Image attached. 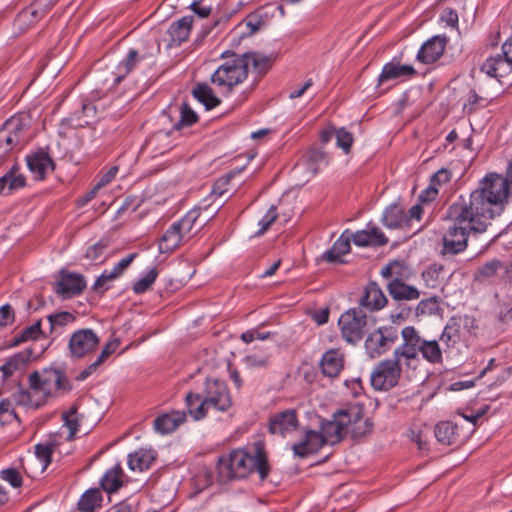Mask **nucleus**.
<instances>
[{"label":"nucleus","instance_id":"nucleus-54","mask_svg":"<svg viewBox=\"0 0 512 512\" xmlns=\"http://www.w3.org/2000/svg\"><path fill=\"white\" fill-rule=\"evenodd\" d=\"M270 354L252 353L244 359L246 365L250 368H266L270 362Z\"/></svg>","mask_w":512,"mask_h":512},{"label":"nucleus","instance_id":"nucleus-1","mask_svg":"<svg viewBox=\"0 0 512 512\" xmlns=\"http://www.w3.org/2000/svg\"><path fill=\"white\" fill-rule=\"evenodd\" d=\"M505 196V184L497 178L483 188H477L468 196L461 195L447 210V218L452 223L443 236V252L458 254L468 246V236L484 233L489 220L496 214L493 204Z\"/></svg>","mask_w":512,"mask_h":512},{"label":"nucleus","instance_id":"nucleus-51","mask_svg":"<svg viewBox=\"0 0 512 512\" xmlns=\"http://www.w3.org/2000/svg\"><path fill=\"white\" fill-rule=\"evenodd\" d=\"M55 444L51 441L39 443L35 446V454L39 460L43 462V468H46L51 462Z\"/></svg>","mask_w":512,"mask_h":512},{"label":"nucleus","instance_id":"nucleus-52","mask_svg":"<svg viewBox=\"0 0 512 512\" xmlns=\"http://www.w3.org/2000/svg\"><path fill=\"white\" fill-rule=\"evenodd\" d=\"M438 310V300L436 297L421 300L416 306V315H433Z\"/></svg>","mask_w":512,"mask_h":512},{"label":"nucleus","instance_id":"nucleus-19","mask_svg":"<svg viewBox=\"0 0 512 512\" xmlns=\"http://www.w3.org/2000/svg\"><path fill=\"white\" fill-rule=\"evenodd\" d=\"M448 38L436 35L427 40L419 49L417 59L424 64L436 62L444 53Z\"/></svg>","mask_w":512,"mask_h":512},{"label":"nucleus","instance_id":"nucleus-39","mask_svg":"<svg viewBox=\"0 0 512 512\" xmlns=\"http://www.w3.org/2000/svg\"><path fill=\"white\" fill-rule=\"evenodd\" d=\"M31 353L19 352L11 356L3 365L0 366V372L3 374V379H7L14 374L17 370L25 367L29 362Z\"/></svg>","mask_w":512,"mask_h":512},{"label":"nucleus","instance_id":"nucleus-34","mask_svg":"<svg viewBox=\"0 0 512 512\" xmlns=\"http://www.w3.org/2000/svg\"><path fill=\"white\" fill-rule=\"evenodd\" d=\"M123 470L120 464H116L113 468L106 471L100 481L102 489L108 493L118 491L123 485Z\"/></svg>","mask_w":512,"mask_h":512},{"label":"nucleus","instance_id":"nucleus-13","mask_svg":"<svg viewBox=\"0 0 512 512\" xmlns=\"http://www.w3.org/2000/svg\"><path fill=\"white\" fill-rule=\"evenodd\" d=\"M344 411L346 418L349 419L347 434H350L354 439H360L372 432L373 424L369 418H364L361 406L350 405Z\"/></svg>","mask_w":512,"mask_h":512},{"label":"nucleus","instance_id":"nucleus-5","mask_svg":"<svg viewBox=\"0 0 512 512\" xmlns=\"http://www.w3.org/2000/svg\"><path fill=\"white\" fill-rule=\"evenodd\" d=\"M28 383L29 388L35 393H40L44 399L61 396L72 389L65 372L56 368L32 372L28 377Z\"/></svg>","mask_w":512,"mask_h":512},{"label":"nucleus","instance_id":"nucleus-16","mask_svg":"<svg viewBox=\"0 0 512 512\" xmlns=\"http://www.w3.org/2000/svg\"><path fill=\"white\" fill-rule=\"evenodd\" d=\"M298 413L295 409H286L277 412L269 418V432L285 437L286 434L295 431L298 427Z\"/></svg>","mask_w":512,"mask_h":512},{"label":"nucleus","instance_id":"nucleus-40","mask_svg":"<svg viewBox=\"0 0 512 512\" xmlns=\"http://www.w3.org/2000/svg\"><path fill=\"white\" fill-rule=\"evenodd\" d=\"M242 57L246 58L247 70L251 65L253 70L259 75L267 73L273 63V58L271 56H266L257 52L244 53L242 54Z\"/></svg>","mask_w":512,"mask_h":512},{"label":"nucleus","instance_id":"nucleus-31","mask_svg":"<svg viewBox=\"0 0 512 512\" xmlns=\"http://www.w3.org/2000/svg\"><path fill=\"white\" fill-rule=\"evenodd\" d=\"M425 285L429 288L441 287L446 281L445 266L440 263H432L421 273Z\"/></svg>","mask_w":512,"mask_h":512},{"label":"nucleus","instance_id":"nucleus-50","mask_svg":"<svg viewBox=\"0 0 512 512\" xmlns=\"http://www.w3.org/2000/svg\"><path fill=\"white\" fill-rule=\"evenodd\" d=\"M403 265L399 261H392L385 265L380 274L385 279H399L403 280Z\"/></svg>","mask_w":512,"mask_h":512},{"label":"nucleus","instance_id":"nucleus-18","mask_svg":"<svg viewBox=\"0 0 512 512\" xmlns=\"http://www.w3.org/2000/svg\"><path fill=\"white\" fill-rule=\"evenodd\" d=\"M27 166L35 179H45L47 173L52 172L55 164L50 155L43 149H39L26 156Z\"/></svg>","mask_w":512,"mask_h":512},{"label":"nucleus","instance_id":"nucleus-38","mask_svg":"<svg viewBox=\"0 0 512 512\" xmlns=\"http://www.w3.org/2000/svg\"><path fill=\"white\" fill-rule=\"evenodd\" d=\"M192 94L208 110L217 107L221 102L220 99L214 94L212 88L206 83H198L193 88Z\"/></svg>","mask_w":512,"mask_h":512},{"label":"nucleus","instance_id":"nucleus-10","mask_svg":"<svg viewBox=\"0 0 512 512\" xmlns=\"http://www.w3.org/2000/svg\"><path fill=\"white\" fill-rule=\"evenodd\" d=\"M398 329L391 325L380 326L372 331L364 342L367 355L371 359L387 353L398 341Z\"/></svg>","mask_w":512,"mask_h":512},{"label":"nucleus","instance_id":"nucleus-37","mask_svg":"<svg viewBox=\"0 0 512 512\" xmlns=\"http://www.w3.org/2000/svg\"><path fill=\"white\" fill-rule=\"evenodd\" d=\"M350 248V238L342 234L333 246L323 254L322 258L329 263L341 262V256L349 253Z\"/></svg>","mask_w":512,"mask_h":512},{"label":"nucleus","instance_id":"nucleus-33","mask_svg":"<svg viewBox=\"0 0 512 512\" xmlns=\"http://www.w3.org/2000/svg\"><path fill=\"white\" fill-rule=\"evenodd\" d=\"M155 460V455L150 450L139 449L128 455V466L132 471L142 472L150 468Z\"/></svg>","mask_w":512,"mask_h":512},{"label":"nucleus","instance_id":"nucleus-14","mask_svg":"<svg viewBox=\"0 0 512 512\" xmlns=\"http://www.w3.org/2000/svg\"><path fill=\"white\" fill-rule=\"evenodd\" d=\"M86 287L83 275L68 271H61L59 279L55 283L54 291L64 299L79 295Z\"/></svg>","mask_w":512,"mask_h":512},{"label":"nucleus","instance_id":"nucleus-36","mask_svg":"<svg viewBox=\"0 0 512 512\" xmlns=\"http://www.w3.org/2000/svg\"><path fill=\"white\" fill-rule=\"evenodd\" d=\"M437 440L444 445H453L458 441V425L451 421L440 422L435 427Z\"/></svg>","mask_w":512,"mask_h":512},{"label":"nucleus","instance_id":"nucleus-26","mask_svg":"<svg viewBox=\"0 0 512 512\" xmlns=\"http://www.w3.org/2000/svg\"><path fill=\"white\" fill-rule=\"evenodd\" d=\"M320 366L325 376L337 377L344 367V356L339 350L331 349L323 354Z\"/></svg>","mask_w":512,"mask_h":512},{"label":"nucleus","instance_id":"nucleus-63","mask_svg":"<svg viewBox=\"0 0 512 512\" xmlns=\"http://www.w3.org/2000/svg\"><path fill=\"white\" fill-rule=\"evenodd\" d=\"M399 311L390 314V320L392 324L400 325L409 318L411 314V308L406 306H399Z\"/></svg>","mask_w":512,"mask_h":512},{"label":"nucleus","instance_id":"nucleus-23","mask_svg":"<svg viewBox=\"0 0 512 512\" xmlns=\"http://www.w3.org/2000/svg\"><path fill=\"white\" fill-rule=\"evenodd\" d=\"M186 421L185 411H172L158 416L153 423L154 430L162 435L172 433Z\"/></svg>","mask_w":512,"mask_h":512},{"label":"nucleus","instance_id":"nucleus-48","mask_svg":"<svg viewBox=\"0 0 512 512\" xmlns=\"http://www.w3.org/2000/svg\"><path fill=\"white\" fill-rule=\"evenodd\" d=\"M42 334L41 320H38L31 326L26 327L23 331L14 338L13 345L17 346L28 340H36Z\"/></svg>","mask_w":512,"mask_h":512},{"label":"nucleus","instance_id":"nucleus-59","mask_svg":"<svg viewBox=\"0 0 512 512\" xmlns=\"http://www.w3.org/2000/svg\"><path fill=\"white\" fill-rule=\"evenodd\" d=\"M305 438L308 442V446L310 447L309 449L313 452V454L318 452L319 449L326 443L323 439V435L316 431H308L305 435Z\"/></svg>","mask_w":512,"mask_h":512},{"label":"nucleus","instance_id":"nucleus-60","mask_svg":"<svg viewBox=\"0 0 512 512\" xmlns=\"http://www.w3.org/2000/svg\"><path fill=\"white\" fill-rule=\"evenodd\" d=\"M234 177V173H227L220 177L213 185L212 194L216 196H222L227 192V186L231 179Z\"/></svg>","mask_w":512,"mask_h":512},{"label":"nucleus","instance_id":"nucleus-46","mask_svg":"<svg viewBox=\"0 0 512 512\" xmlns=\"http://www.w3.org/2000/svg\"><path fill=\"white\" fill-rule=\"evenodd\" d=\"M158 277V270L156 267L150 268L146 274L135 281L132 286V290L135 294H142L148 291L152 284Z\"/></svg>","mask_w":512,"mask_h":512},{"label":"nucleus","instance_id":"nucleus-24","mask_svg":"<svg viewBox=\"0 0 512 512\" xmlns=\"http://www.w3.org/2000/svg\"><path fill=\"white\" fill-rule=\"evenodd\" d=\"M321 164H328V157L325 152L317 147L307 150L300 161L296 164V168L306 170L311 176H314Z\"/></svg>","mask_w":512,"mask_h":512},{"label":"nucleus","instance_id":"nucleus-22","mask_svg":"<svg viewBox=\"0 0 512 512\" xmlns=\"http://www.w3.org/2000/svg\"><path fill=\"white\" fill-rule=\"evenodd\" d=\"M388 303V299L378 283L371 281L364 289L359 304L371 312L383 309Z\"/></svg>","mask_w":512,"mask_h":512},{"label":"nucleus","instance_id":"nucleus-57","mask_svg":"<svg viewBox=\"0 0 512 512\" xmlns=\"http://www.w3.org/2000/svg\"><path fill=\"white\" fill-rule=\"evenodd\" d=\"M0 478L8 482L13 488L22 486V476L16 468H7L0 472Z\"/></svg>","mask_w":512,"mask_h":512},{"label":"nucleus","instance_id":"nucleus-49","mask_svg":"<svg viewBox=\"0 0 512 512\" xmlns=\"http://www.w3.org/2000/svg\"><path fill=\"white\" fill-rule=\"evenodd\" d=\"M50 323V332L52 333L58 327H64L69 323L75 321V316L68 311H61L55 314H51L47 317Z\"/></svg>","mask_w":512,"mask_h":512},{"label":"nucleus","instance_id":"nucleus-4","mask_svg":"<svg viewBox=\"0 0 512 512\" xmlns=\"http://www.w3.org/2000/svg\"><path fill=\"white\" fill-rule=\"evenodd\" d=\"M401 346H397L392 357L381 360L374 367L370 382L378 391H388L395 387L401 378L403 368L412 369L410 363L401 355Z\"/></svg>","mask_w":512,"mask_h":512},{"label":"nucleus","instance_id":"nucleus-56","mask_svg":"<svg viewBox=\"0 0 512 512\" xmlns=\"http://www.w3.org/2000/svg\"><path fill=\"white\" fill-rule=\"evenodd\" d=\"M337 146L345 153H349L353 143V135L345 128H340L335 131Z\"/></svg>","mask_w":512,"mask_h":512},{"label":"nucleus","instance_id":"nucleus-45","mask_svg":"<svg viewBox=\"0 0 512 512\" xmlns=\"http://www.w3.org/2000/svg\"><path fill=\"white\" fill-rule=\"evenodd\" d=\"M78 407L73 405L68 411L62 414L64 425L69 429L68 439L72 440L80 427V418L78 416Z\"/></svg>","mask_w":512,"mask_h":512},{"label":"nucleus","instance_id":"nucleus-29","mask_svg":"<svg viewBox=\"0 0 512 512\" xmlns=\"http://www.w3.org/2000/svg\"><path fill=\"white\" fill-rule=\"evenodd\" d=\"M185 238L173 223L161 236L159 240L160 253H170L185 242Z\"/></svg>","mask_w":512,"mask_h":512},{"label":"nucleus","instance_id":"nucleus-27","mask_svg":"<svg viewBox=\"0 0 512 512\" xmlns=\"http://www.w3.org/2000/svg\"><path fill=\"white\" fill-rule=\"evenodd\" d=\"M387 291L396 301H410L420 297V291L416 287L406 284L404 280L399 281V279L390 280L387 284Z\"/></svg>","mask_w":512,"mask_h":512},{"label":"nucleus","instance_id":"nucleus-21","mask_svg":"<svg viewBox=\"0 0 512 512\" xmlns=\"http://www.w3.org/2000/svg\"><path fill=\"white\" fill-rule=\"evenodd\" d=\"M352 241L359 247L383 246L388 243V238L376 225L369 223L364 230L356 231L351 235Z\"/></svg>","mask_w":512,"mask_h":512},{"label":"nucleus","instance_id":"nucleus-17","mask_svg":"<svg viewBox=\"0 0 512 512\" xmlns=\"http://www.w3.org/2000/svg\"><path fill=\"white\" fill-rule=\"evenodd\" d=\"M136 256V253L129 254L128 256L121 259L111 270H104L102 274L96 279L92 287L93 291L100 295L104 294V292L109 289L107 283L119 278L130 266Z\"/></svg>","mask_w":512,"mask_h":512},{"label":"nucleus","instance_id":"nucleus-43","mask_svg":"<svg viewBox=\"0 0 512 512\" xmlns=\"http://www.w3.org/2000/svg\"><path fill=\"white\" fill-rule=\"evenodd\" d=\"M460 338V322L458 319L452 317L444 327V330L440 336V340L444 342L448 347H450L457 344L460 341Z\"/></svg>","mask_w":512,"mask_h":512},{"label":"nucleus","instance_id":"nucleus-20","mask_svg":"<svg viewBox=\"0 0 512 512\" xmlns=\"http://www.w3.org/2000/svg\"><path fill=\"white\" fill-rule=\"evenodd\" d=\"M481 71L489 77L501 81V78L512 73V60H509L502 53L488 57L481 65Z\"/></svg>","mask_w":512,"mask_h":512},{"label":"nucleus","instance_id":"nucleus-53","mask_svg":"<svg viewBox=\"0 0 512 512\" xmlns=\"http://www.w3.org/2000/svg\"><path fill=\"white\" fill-rule=\"evenodd\" d=\"M107 248H108V241L100 240L99 242L90 246L86 250L85 257L91 261H94V262L100 261V263H102L103 260H100V259L103 256V254Z\"/></svg>","mask_w":512,"mask_h":512},{"label":"nucleus","instance_id":"nucleus-9","mask_svg":"<svg viewBox=\"0 0 512 512\" xmlns=\"http://www.w3.org/2000/svg\"><path fill=\"white\" fill-rule=\"evenodd\" d=\"M367 315L360 308H350L338 320L342 338L349 344H358L365 335Z\"/></svg>","mask_w":512,"mask_h":512},{"label":"nucleus","instance_id":"nucleus-62","mask_svg":"<svg viewBox=\"0 0 512 512\" xmlns=\"http://www.w3.org/2000/svg\"><path fill=\"white\" fill-rule=\"evenodd\" d=\"M191 9L196 13L200 18L208 17L213 11L216 10V6H206L205 1H194L191 4Z\"/></svg>","mask_w":512,"mask_h":512},{"label":"nucleus","instance_id":"nucleus-41","mask_svg":"<svg viewBox=\"0 0 512 512\" xmlns=\"http://www.w3.org/2000/svg\"><path fill=\"white\" fill-rule=\"evenodd\" d=\"M200 214V209H192L179 221L175 222V225L178 226L179 231L186 241L191 238L192 233L195 234L200 230L201 227L194 231Z\"/></svg>","mask_w":512,"mask_h":512},{"label":"nucleus","instance_id":"nucleus-58","mask_svg":"<svg viewBox=\"0 0 512 512\" xmlns=\"http://www.w3.org/2000/svg\"><path fill=\"white\" fill-rule=\"evenodd\" d=\"M277 218L278 213L276 207L271 206L267 213L259 221L260 230L257 232V235L264 234L270 228V226L276 221Z\"/></svg>","mask_w":512,"mask_h":512},{"label":"nucleus","instance_id":"nucleus-12","mask_svg":"<svg viewBox=\"0 0 512 512\" xmlns=\"http://www.w3.org/2000/svg\"><path fill=\"white\" fill-rule=\"evenodd\" d=\"M152 50L146 47L129 49L126 57L116 67L115 81L120 83L140 63L151 60L154 57Z\"/></svg>","mask_w":512,"mask_h":512},{"label":"nucleus","instance_id":"nucleus-6","mask_svg":"<svg viewBox=\"0 0 512 512\" xmlns=\"http://www.w3.org/2000/svg\"><path fill=\"white\" fill-rule=\"evenodd\" d=\"M201 394L203 397L202 402L194 410V414L198 418H205L210 409L226 412L233 405L232 396L227 384L219 379L207 378Z\"/></svg>","mask_w":512,"mask_h":512},{"label":"nucleus","instance_id":"nucleus-47","mask_svg":"<svg viewBox=\"0 0 512 512\" xmlns=\"http://www.w3.org/2000/svg\"><path fill=\"white\" fill-rule=\"evenodd\" d=\"M179 112L180 119L174 124V128L177 130L181 129L182 127L192 126L198 121V115L186 102L182 103Z\"/></svg>","mask_w":512,"mask_h":512},{"label":"nucleus","instance_id":"nucleus-11","mask_svg":"<svg viewBox=\"0 0 512 512\" xmlns=\"http://www.w3.org/2000/svg\"><path fill=\"white\" fill-rule=\"evenodd\" d=\"M99 341V337L92 329L77 330L70 337L69 352L73 358H83L95 351Z\"/></svg>","mask_w":512,"mask_h":512},{"label":"nucleus","instance_id":"nucleus-3","mask_svg":"<svg viewBox=\"0 0 512 512\" xmlns=\"http://www.w3.org/2000/svg\"><path fill=\"white\" fill-rule=\"evenodd\" d=\"M400 334L401 355L406 358L413 370L420 364V355L430 364L443 363V352L438 341L424 339L414 326H405Z\"/></svg>","mask_w":512,"mask_h":512},{"label":"nucleus","instance_id":"nucleus-44","mask_svg":"<svg viewBox=\"0 0 512 512\" xmlns=\"http://www.w3.org/2000/svg\"><path fill=\"white\" fill-rule=\"evenodd\" d=\"M102 501L101 494L98 489L87 490L78 501V509L82 512H93Z\"/></svg>","mask_w":512,"mask_h":512},{"label":"nucleus","instance_id":"nucleus-61","mask_svg":"<svg viewBox=\"0 0 512 512\" xmlns=\"http://www.w3.org/2000/svg\"><path fill=\"white\" fill-rule=\"evenodd\" d=\"M451 176L452 174L448 169L441 168L432 175L430 183L439 189L440 186L450 182Z\"/></svg>","mask_w":512,"mask_h":512},{"label":"nucleus","instance_id":"nucleus-7","mask_svg":"<svg viewBox=\"0 0 512 512\" xmlns=\"http://www.w3.org/2000/svg\"><path fill=\"white\" fill-rule=\"evenodd\" d=\"M242 55H233L221 64L211 75V83L220 91L230 93L235 86L241 84L248 76L247 62Z\"/></svg>","mask_w":512,"mask_h":512},{"label":"nucleus","instance_id":"nucleus-42","mask_svg":"<svg viewBox=\"0 0 512 512\" xmlns=\"http://www.w3.org/2000/svg\"><path fill=\"white\" fill-rule=\"evenodd\" d=\"M497 178L501 179L505 184V196L499 202L493 204V209L495 210L496 213H499V210L502 209L504 201L508 197L509 183H512V161L509 163L506 177H502L501 175L495 173L489 174L480 182L478 188H483L484 184H490L492 181H496Z\"/></svg>","mask_w":512,"mask_h":512},{"label":"nucleus","instance_id":"nucleus-55","mask_svg":"<svg viewBox=\"0 0 512 512\" xmlns=\"http://www.w3.org/2000/svg\"><path fill=\"white\" fill-rule=\"evenodd\" d=\"M202 394L200 393H194V392H188L185 396V406L187 409V413L196 421L202 420L203 418H198L194 414V410L197 409V406L199 403L202 402Z\"/></svg>","mask_w":512,"mask_h":512},{"label":"nucleus","instance_id":"nucleus-15","mask_svg":"<svg viewBox=\"0 0 512 512\" xmlns=\"http://www.w3.org/2000/svg\"><path fill=\"white\" fill-rule=\"evenodd\" d=\"M349 419L346 418L344 409L333 414V419L323 424L320 434L326 443H339L347 435V425Z\"/></svg>","mask_w":512,"mask_h":512},{"label":"nucleus","instance_id":"nucleus-30","mask_svg":"<svg viewBox=\"0 0 512 512\" xmlns=\"http://www.w3.org/2000/svg\"><path fill=\"white\" fill-rule=\"evenodd\" d=\"M415 74V69L410 65H401L399 63L390 62L384 65L378 78V84L380 85L386 81L400 77H410Z\"/></svg>","mask_w":512,"mask_h":512},{"label":"nucleus","instance_id":"nucleus-64","mask_svg":"<svg viewBox=\"0 0 512 512\" xmlns=\"http://www.w3.org/2000/svg\"><path fill=\"white\" fill-rule=\"evenodd\" d=\"M118 170V166H112L103 173L96 183V189H101L108 185L116 177Z\"/></svg>","mask_w":512,"mask_h":512},{"label":"nucleus","instance_id":"nucleus-8","mask_svg":"<svg viewBox=\"0 0 512 512\" xmlns=\"http://www.w3.org/2000/svg\"><path fill=\"white\" fill-rule=\"evenodd\" d=\"M27 126L20 116H13L0 129V165L14 150L21 149L25 143Z\"/></svg>","mask_w":512,"mask_h":512},{"label":"nucleus","instance_id":"nucleus-25","mask_svg":"<svg viewBox=\"0 0 512 512\" xmlns=\"http://www.w3.org/2000/svg\"><path fill=\"white\" fill-rule=\"evenodd\" d=\"M26 185V177L19 172V166L14 164L5 175L0 177V195H9Z\"/></svg>","mask_w":512,"mask_h":512},{"label":"nucleus","instance_id":"nucleus-28","mask_svg":"<svg viewBox=\"0 0 512 512\" xmlns=\"http://www.w3.org/2000/svg\"><path fill=\"white\" fill-rule=\"evenodd\" d=\"M192 24V16H184L173 22L167 31L170 37V46H178L185 42L189 38Z\"/></svg>","mask_w":512,"mask_h":512},{"label":"nucleus","instance_id":"nucleus-2","mask_svg":"<svg viewBox=\"0 0 512 512\" xmlns=\"http://www.w3.org/2000/svg\"><path fill=\"white\" fill-rule=\"evenodd\" d=\"M218 471L223 481L244 479L254 471L259 474L261 480H264L270 468L265 450L256 446L252 452L235 449L227 457L220 458Z\"/></svg>","mask_w":512,"mask_h":512},{"label":"nucleus","instance_id":"nucleus-32","mask_svg":"<svg viewBox=\"0 0 512 512\" xmlns=\"http://www.w3.org/2000/svg\"><path fill=\"white\" fill-rule=\"evenodd\" d=\"M383 223L391 229L408 226V217L399 205H390L383 214Z\"/></svg>","mask_w":512,"mask_h":512},{"label":"nucleus","instance_id":"nucleus-35","mask_svg":"<svg viewBox=\"0 0 512 512\" xmlns=\"http://www.w3.org/2000/svg\"><path fill=\"white\" fill-rule=\"evenodd\" d=\"M504 268L502 261L498 259H492L487 261L482 266L477 268L473 274V281L477 283H486L495 278L499 270Z\"/></svg>","mask_w":512,"mask_h":512}]
</instances>
